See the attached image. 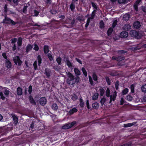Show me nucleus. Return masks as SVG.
Listing matches in <instances>:
<instances>
[{"mask_svg": "<svg viewBox=\"0 0 146 146\" xmlns=\"http://www.w3.org/2000/svg\"><path fill=\"white\" fill-rule=\"evenodd\" d=\"M130 35L132 37L137 39L141 38L143 36L142 32L135 30L131 31L130 32Z\"/></svg>", "mask_w": 146, "mask_h": 146, "instance_id": "obj_1", "label": "nucleus"}, {"mask_svg": "<svg viewBox=\"0 0 146 146\" xmlns=\"http://www.w3.org/2000/svg\"><path fill=\"white\" fill-rule=\"evenodd\" d=\"M67 73V75L68 76V78L67 80V83L70 85L71 84L73 85L76 83V81H75V77L70 72H68Z\"/></svg>", "mask_w": 146, "mask_h": 146, "instance_id": "obj_2", "label": "nucleus"}, {"mask_svg": "<svg viewBox=\"0 0 146 146\" xmlns=\"http://www.w3.org/2000/svg\"><path fill=\"white\" fill-rule=\"evenodd\" d=\"M2 23L4 24H11L12 26H15L17 24V22L8 17L7 15L5 16Z\"/></svg>", "mask_w": 146, "mask_h": 146, "instance_id": "obj_3", "label": "nucleus"}, {"mask_svg": "<svg viewBox=\"0 0 146 146\" xmlns=\"http://www.w3.org/2000/svg\"><path fill=\"white\" fill-rule=\"evenodd\" d=\"M77 122L76 121H74L71 123L65 124L62 126V129H70L73 127L76 126Z\"/></svg>", "mask_w": 146, "mask_h": 146, "instance_id": "obj_4", "label": "nucleus"}, {"mask_svg": "<svg viewBox=\"0 0 146 146\" xmlns=\"http://www.w3.org/2000/svg\"><path fill=\"white\" fill-rule=\"evenodd\" d=\"M50 23L52 27L56 29L59 28L60 25V22L54 19L51 20Z\"/></svg>", "mask_w": 146, "mask_h": 146, "instance_id": "obj_5", "label": "nucleus"}, {"mask_svg": "<svg viewBox=\"0 0 146 146\" xmlns=\"http://www.w3.org/2000/svg\"><path fill=\"white\" fill-rule=\"evenodd\" d=\"M113 139L112 138L111 139V137L109 136L108 137V139L104 141L103 145L104 146H111L112 144V141Z\"/></svg>", "mask_w": 146, "mask_h": 146, "instance_id": "obj_6", "label": "nucleus"}, {"mask_svg": "<svg viewBox=\"0 0 146 146\" xmlns=\"http://www.w3.org/2000/svg\"><path fill=\"white\" fill-rule=\"evenodd\" d=\"M13 60L15 64L18 65V66H21L22 63V62L21 60L19 57L17 56L13 58Z\"/></svg>", "mask_w": 146, "mask_h": 146, "instance_id": "obj_7", "label": "nucleus"}, {"mask_svg": "<svg viewBox=\"0 0 146 146\" xmlns=\"http://www.w3.org/2000/svg\"><path fill=\"white\" fill-rule=\"evenodd\" d=\"M125 58L124 56H113L112 57V59L113 60H116L117 61H121Z\"/></svg>", "mask_w": 146, "mask_h": 146, "instance_id": "obj_8", "label": "nucleus"}, {"mask_svg": "<svg viewBox=\"0 0 146 146\" xmlns=\"http://www.w3.org/2000/svg\"><path fill=\"white\" fill-rule=\"evenodd\" d=\"M39 102L40 105L44 106L46 103L47 99L45 97H41L39 100Z\"/></svg>", "mask_w": 146, "mask_h": 146, "instance_id": "obj_9", "label": "nucleus"}, {"mask_svg": "<svg viewBox=\"0 0 146 146\" xmlns=\"http://www.w3.org/2000/svg\"><path fill=\"white\" fill-rule=\"evenodd\" d=\"M13 120V123L14 125H17L18 121V119L17 116L14 114H11V115Z\"/></svg>", "mask_w": 146, "mask_h": 146, "instance_id": "obj_10", "label": "nucleus"}, {"mask_svg": "<svg viewBox=\"0 0 146 146\" xmlns=\"http://www.w3.org/2000/svg\"><path fill=\"white\" fill-rule=\"evenodd\" d=\"M45 74L47 78H48L51 75V70L49 68H46L45 69Z\"/></svg>", "mask_w": 146, "mask_h": 146, "instance_id": "obj_11", "label": "nucleus"}, {"mask_svg": "<svg viewBox=\"0 0 146 146\" xmlns=\"http://www.w3.org/2000/svg\"><path fill=\"white\" fill-rule=\"evenodd\" d=\"M128 35V33L125 31L122 32L120 34V36L122 38H127Z\"/></svg>", "mask_w": 146, "mask_h": 146, "instance_id": "obj_12", "label": "nucleus"}, {"mask_svg": "<svg viewBox=\"0 0 146 146\" xmlns=\"http://www.w3.org/2000/svg\"><path fill=\"white\" fill-rule=\"evenodd\" d=\"M141 26L140 22L138 21H136L134 22L133 24V26L136 29H139Z\"/></svg>", "mask_w": 146, "mask_h": 146, "instance_id": "obj_13", "label": "nucleus"}, {"mask_svg": "<svg viewBox=\"0 0 146 146\" xmlns=\"http://www.w3.org/2000/svg\"><path fill=\"white\" fill-rule=\"evenodd\" d=\"M78 110L76 108H74L72 109H71L68 113V114L70 115H72L74 113L77 112Z\"/></svg>", "mask_w": 146, "mask_h": 146, "instance_id": "obj_14", "label": "nucleus"}, {"mask_svg": "<svg viewBox=\"0 0 146 146\" xmlns=\"http://www.w3.org/2000/svg\"><path fill=\"white\" fill-rule=\"evenodd\" d=\"M5 65L6 67L9 69L11 68L12 66V64L11 61L8 59L5 60Z\"/></svg>", "mask_w": 146, "mask_h": 146, "instance_id": "obj_15", "label": "nucleus"}, {"mask_svg": "<svg viewBox=\"0 0 146 146\" xmlns=\"http://www.w3.org/2000/svg\"><path fill=\"white\" fill-rule=\"evenodd\" d=\"M29 99L30 103L31 104L34 105H36V102L31 95L29 97Z\"/></svg>", "mask_w": 146, "mask_h": 146, "instance_id": "obj_16", "label": "nucleus"}, {"mask_svg": "<svg viewBox=\"0 0 146 146\" xmlns=\"http://www.w3.org/2000/svg\"><path fill=\"white\" fill-rule=\"evenodd\" d=\"M23 90L20 87L17 88V95L19 96H21L23 94Z\"/></svg>", "mask_w": 146, "mask_h": 146, "instance_id": "obj_17", "label": "nucleus"}, {"mask_svg": "<svg viewBox=\"0 0 146 146\" xmlns=\"http://www.w3.org/2000/svg\"><path fill=\"white\" fill-rule=\"evenodd\" d=\"M74 71L76 76H79L81 74V72L78 68H74Z\"/></svg>", "mask_w": 146, "mask_h": 146, "instance_id": "obj_18", "label": "nucleus"}, {"mask_svg": "<svg viewBox=\"0 0 146 146\" xmlns=\"http://www.w3.org/2000/svg\"><path fill=\"white\" fill-rule=\"evenodd\" d=\"M131 29V26L129 24L125 25L123 27V29L125 31H129Z\"/></svg>", "mask_w": 146, "mask_h": 146, "instance_id": "obj_19", "label": "nucleus"}, {"mask_svg": "<svg viewBox=\"0 0 146 146\" xmlns=\"http://www.w3.org/2000/svg\"><path fill=\"white\" fill-rule=\"evenodd\" d=\"M33 47V45L29 44L27 45L26 48V51L27 53H28L30 50H31Z\"/></svg>", "mask_w": 146, "mask_h": 146, "instance_id": "obj_20", "label": "nucleus"}, {"mask_svg": "<svg viewBox=\"0 0 146 146\" xmlns=\"http://www.w3.org/2000/svg\"><path fill=\"white\" fill-rule=\"evenodd\" d=\"M100 96H102L105 94V90L102 87H101L99 90Z\"/></svg>", "mask_w": 146, "mask_h": 146, "instance_id": "obj_21", "label": "nucleus"}, {"mask_svg": "<svg viewBox=\"0 0 146 146\" xmlns=\"http://www.w3.org/2000/svg\"><path fill=\"white\" fill-rule=\"evenodd\" d=\"M37 59L38 60V65L40 66L41 65L42 59L40 55H38L37 56Z\"/></svg>", "mask_w": 146, "mask_h": 146, "instance_id": "obj_22", "label": "nucleus"}, {"mask_svg": "<svg viewBox=\"0 0 146 146\" xmlns=\"http://www.w3.org/2000/svg\"><path fill=\"white\" fill-rule=\"evenodd\" d=\"M92 106L94 109H97L99 107V104L97 102H95L92 104Z\"/></svg>", "mask_w": 146, "mask_h": 146, "instance_id": "obj_23", "label": "nucleus"}, {"mask_svg": "<svg viewBox=\"0 0 146 146\" xmlns=\"http://www.w3.org/2000/svg\"><path fill=\"white\" fill-rule=\"evenodd\" d=\"M99 94L98 93H95L92 97V100H96L98 97Z\"/></svg>", "mask_w": 146, "mask_h": 146, "instance_id": "obj_24", "label": "nucleus"}, {"mask_svg": "<svg viewBox=\"0 0 146 146\" xmlns=\"http://www.w3.org/2000/svg\"><path fill=\"white\" fill-rule=\"evenodd\" d=\"M44 53L46 54H47L49 52L48 46L46 45H45L44 46Z\"/></svg>", "mask_w": 146, "mask_h": 146, "instance_id": "obj_25", "label": "nucleus"}, {"mask_svg": "<svg viewBox=\"0 0 146 146\" xmlns=\"http://www.w3.org/2000/svg\"><path fill=\"white\" fill-rule=\"evenodd\" d=\"M136 84H133L131 85L130 88L131 89V92L132 93H133L134 92L135 87Z\"/></svg>", "mask_w": 146, "mask_h": 146, "instance_id": "obj_26", "label": "nucleus"}, {"mask_svg": "<svg viewBox=\"0 0 146 146\" xmlns=\"http://www.w3.org/2000/svg\"><path fill=\"white\" fill-rule=\"evenodd\" d=\"M22 38L20 37L18 38V39L17 44L18 46L20 47L22 44Z\"/></svg>", "mask_w": 146, "mask_h": 146, "instance_id": "obj_27", "label": "nucleus"}, {"mask_svg": "<svg viewBox=\"0 0 146 146\" xmlns=\"http://www.w3.org/2000/svg\"><path fill=\"white\" fill-rule=\"evenodd\" d=\"M123 19L125 21H128L130 18V15L128 14H126L123 17Z\"/></svg>", "mask_w": 146, "mask_h": 146, "instance_id": "obj_28", "label": "nucleus"}, {"mask_svg": "<svg viewBox=\"0 0 146 146\" xmlns=\"http://www.w3.org/2000/svg\"><path fill=\"white\" fill-rule=\"evenodd\" d=\"M52 109L56 111L58 109V106L57 104L56 103H54L52 104Z\"/></svg>", "mask_w": 146, "mask_h": 146, "instance_id": "obj_29", "label": "nucleus"}, {"mask_svg": "<svg viewBox=\"0 0 146 146\" xmlns=\"http://www.w3.org/2000/svg\"><path fill=\"white\" fill-rule=\"evenodd\" d=\"M66 65L69 68H72V64L68 59H66Z\"/></svg>", "mask_w": 146, "mask_h": 146, "instance_id": "obj_30", "label": "nucleus"}, {"mask_svg": "<svg viewBox=\"0 0 146 146\" xmlns=\"http://www.w3.org/2000/svg\"><path fill=\"white\" fill-rule=\"evenodd\" d=\"M99 27L101 29H103L104 28V27L105 24L103 22V21L102 20H101L99 23Z\"/></svg>", "mask_w": 146, "mask_h": 146, "instance_id": "obj_31", "label": "nucleus"}, {"mask_svg": "<svg viewBox=\"0 0 146 146\" xmlns=\"http://www.w3.org/2000/svg\"><path fill=\"white\" fill-rule=\"evenodd\" d=\"M106 99L105 97V96H104L101 99L100 101L101 106H103L106 102Z\"/></svg>", "mask_w": 146, "mask_h": 146, "instance_id": "obj_32", "label": "nucleus"}, {"mask_svg": "<svg viewBox=\"0 0 146 146\" xmlns=\"http://www.w3.org/2000/svg\"><path fill=\"white\" fill-rule=\"evenodd\" d=\"M135 123H131L127 124H124V127H129L132 126Z\"/></svg>", "mask_w": 146, "mask_h": 146, "instance_id": "obj_33", "label": "nucleus"}, {"mask_svg": "<svg viewBox=\"0 0 146 146\" xmlns=\"http://www.w3.org/2000/svg\"><path fill=\"white\" fill-rule=\"evenodd\" d=\"M129 92V89L127 88H125L122 91V94L123 95L126 94Z\"/></svg>", "mask_w": 146, "mask_h": 146, "instance_id": "obj_34", "label": "nucleus"}, {"mask_svg": "<svg viewBox=\"0 0 146 146\" xmlns=\"http://www.w3.org/2000/svg\"><path fill=\"white\" fill-rule=\"evenodd\" d=\"M113 31V29L112 28H110L108 30L107 34L108 36L111 35Z\"/></svg>", "mask_w": 146, "mask_h": 146, "instance_id": "obj_35", "label": "nucleus"}, {"mask_svg": "<svg viewBox=\"0 0 146 146\" xmlns=\"http://www.w3.org/2000/svg\"><path fill=\"white\" fill-rule=\"evenodd\" d=\"M132 142L131 141H129L124 144L120 145L119 146H131Z\"/></svg>", "mask_w": 146, "mask_h": 146, "instance_id": "obj_36", "label": "nucleus"}, {"mask_svg": "<svg viewBox=\"0 0 146 146\" xmlns=\"http://www.w3.org/2000/svg\"><path fill=\"white\" fill-rule=\"evenodd\" d=\"M110 90L109 88H107L106 91V95L107 97L110 96Z\"/></svg>", "mask_w": 146, "mask_h": 146, "instance_id": "obj_37", "label": "nucleus"}, {"mask_svg": "<svg viewBox=\"0 0 146 146\" xmlns=\"http://www.w3.org/2000/svg\"><path fill=\"white\" fill-rule=\"evenodd\" d=\"M80 106L82 108H83L84 106V102H83V100L82 98H81L80 99Z\"/></svg>", "mask_w": 146, "mask_h": 146, "instance_id": "obj_38", "label": "nucleus"}, {"mask_svg": "<svg viewBox=\"0 0 146 146\" xmlns=\"http://www.w3.org/2000/svg\"><path fill=\"white\" fill-rule=\"evenodd\" d=\"M82 72L83 73L84 75V76L86 77L87 76V73L84 67H82L81 69Z\"/></svg>", "mask_w": 146, "mask_h": 146, "instance_id": "obj_39", "label": "nucleus"}, {"mask_svg": "<svg viewBox=\"0 0 146 146\" xmlns=\"http://www.w3.org/2000/svg\"><path fill=\"white\" fill-rule=\"evenodd\" d=\"M71 99L74 101H75L78 99V96L75 94H74L73 96H72Z\"/></svg>", "mask_w": 146, "mask_h": 146, "instance_id": "obj_40", "label": "nucleus"}, {"mask_svg": "<svg viewBox=\"0 0 146 146\" xmlns=\"http://www.w3.org/2000/svg\"><path fill=\"white\" fill-rule=\"evenodd\" d=\"M56 61L57 62L58 65H60L61 64V62L62 61V58L60 57H59L56 58Z\"/></svg>", "mask_w": 146, "mask_h": 146, "instance_id": "obj_41", "label": "nucleus"}, {"mask_svg": "<svg viewBox=\"0 0 146 146\" xmlns=\"http://www.w3.org/2000/svg\"><path fill=\"white\" fill-rule=\"evenodd\" d=\"M75 4H72L71 3L70 6V8L72 11H73L75 8Z\"/></svg>", "mask_w": 146, "mask_h": 146, "instance_id": "obj_42", "label": "nucleus"}, {"mask_svg": "<svg viewBox=\"0 0 146 146\" xmlns=\"http://www.w3.org/2000/svg\"><path fill=\"white\" fill-rule=\"evenodd\" d=\"M117 20H115L112 24V28H115L117 25Z\"/></svg>", "mask_w": 146, "mask_h": 146, "instance_id": "obj_43", "label": "nucleus"}, {"mask_svg": "<svg viewBox=\"0 0 146 146\" xmlns=\"http://www.w3.org/2000/svg\"><path fill=\"white\" fill-rule=\"evenodd\" d=\"M92 6L94 8V9L95 10H97L98 9V7L97 6V4L96 3L92 2L91 3Z\"/></svg>", "mask_w": 146, "mask_h": 146, "instance_id": "obj_44", "label": "nucleus"}, {"mask_svg": "<svg viewBox=\"0 0 146 146\" xmlns=\"http://www.w3.org/2000/svg\"><path fill=\"white\" fill-rule=\"evenodd\" d=\"M141 90L142 92H146V84L142 86L141 87Z\"/></svg>", "mask_w": 146, "mask_h": 146, "instance_id": "obj_45", "label": "nucleus"}, {"mask_svg": "<svg viewBox=\"0 0 146 146\" xmlns=\"http://www.w3.org/2000/svg\"><path fill=\"white\" fill-rule=\"evenodd\" d=\"M33 66L34 67V69L35 70H37V65L36 61V60L34 62L33 64Z\"/></svg>", "mask_w": 146, "mask_h": 146, "instance_id": "obj_46", "label": "nucleus"}, {"mask_svg": "<svg viewBox=\"0 0 146 146\" xmlns=\"http://www.w3.org/2000/svg\"><path fill=\"white\" fill-rule=\"evenodd\" d=\"M97 12V10L94 9L92 13L91 19H93L94 18L96 14V12Z\"/></svg>", "mask_w": 146, "mask_h": 146, "instance_id": "obj_47", "label": "nucleus"}, {"mask_svg": "<svg viewBox=\"0 0 146 146\" xmlns=\"http://www.w3.org/2000/svg\"><path fill=\"white\" fill-rule=\"evenodd\" d=\"M110 100L109 103L110 104L112 101H114L115 100L116 98L112 96V95H111L110 96Z\"/></svg>", "mask_w": 146, "mask_h": 146, "instance_id": "obj_48", "label": "nucleus"}, {"mask_svg": "<svg viewBox=\"0 0 146 146\" xmlns=\"http://www.w3.org/2000/svg\"><path fill=\"white\" fill-rule=\"evenodd\" d=\"M115 85L116 90H117L119 89V81L118 80L116 81L115 82Z\"/></svg>", "mask_w": 146, "mask_h": 146, "instance_id": "obj_49", "label": "nucleus"}, {"mask_svg": "<svg viewBox=\"0 0 146 146\" xmlns=\"http://www.w3.org/2000/svg\"><path fill=\"white\" fill-rule=\"evenodd\" d=\"M105 79L107 84L109 85H110L111 84V82L109 78L108 77L106 76L105 77Z\"/></svg>", "mask_w": 146, "mask_h": 146, "instance_id": "obj_50", "label": "nucleus"}, {"mask_svg": "<svg viewBox=\"0 0 146 146\" xmlns=\"http://www.w3.org/2000/svg\"><path fill=\"white\" fill-rule=\"evenodd\" d=\"M118 2L120 4H125L127 3V0H118Z\"/></svg>", "mask_w": 146, "mask_h": 146, "instance_id": "obj_51", "label": "nucleus"}, {"mask_svg": "<svg viewBox=\"0 0 146 146\" xmlns=\"http://www.w3.org/2000/svg\"><path fill=\"white\" fill-rule=\"evenodd\" d=\"M80 78L79 76H77L76 78H75V81L77 84H78L80 82Z\"/></svg>", "mask_w": 146, "mask_h": 146, "instance_id": "obj_52", "label": "nucleus"}, {"mask_svg": "<svg viewBox=\"0 0 146 146\" xmlns=\"http://www.w3.org/2000/svg\"><path fill=\"white\" fill-rule=\"evenodd\" d=\"M47 56L48 58L50 61H52L53 60V58L51 54L48 53V54Z\"/></svg>", "mask_w": 146, "mask_h": 146, "instance_id": "obj_53", "label": "nucleus"}, {"mask_svg": "<svg viewBox=\"0 0 146 146\" xmlns=\"http://www.w3.org/2000/svg\"><path fill=\"white\" fill-rule=\"evenodd\" d=\"M10 92L9 91L6 89L5 90L4 93L5 96H9Z\"/></svg>", "mask_w": 146, "mask_h": 146, "instance_id": "obj_54", "label": "nucleus"}, {"mask_svg": "<svg viewBox=\"0 0 146 146\" xmlns=\"http://www.w3.org/2000/svg\"><path fill=\"white\" fill-rule=\"evenodd\" d=\"M127 99L129 101H131L133 100L132 97L128 95L126 97Z\"/></svg>", "mask_w": 146, "mask_h": 146, "instance_id": "obj_55", "label": "nucleus"}, {"mask_svg": "<svg viewBox=\"0 0 146 146\" xmlns=\"http://www.w3.org/2000/svg\"><path fill=\"white\" fill-rule=\"evenodd\" d=\"M33 91L32 87V86L30 85L29 87L28 92L30 94H31Z\"/></svg>", "mask_w": 146, "mask_h": 146, "instance_id": "obj_56", "label": "nucleus"}, {"mask_svg": "<svg viewBox=\"0 0 146 146\" xmlns=\"http://www.w3.org/2000/svg\"><path fill=\"white\" fill-rule=\"evenodd\" d=\"M89 81L91 85L93 86L94 85V83L91 77L90 76H89Z\"/></svg>", "mask_w": 146, "mask_h": 146, "instance_id": "obj_57", "label": "nucleus"}, {"mask_svg": "<svg viewBox=\"0 0 146 146\" xmlns=\"http://www.w3.org/2000/svg\"><path fill=\"white\" fill-rule=\"evenodd\" d=\"M127 52V51L124 50H119L117 51V52L118 54H125Z\"/></svg>", "mask_w": 146, "mask_h": 146, "instance_id": "obj_58", "label": "nucleus"}, {"mask_svg": "<svg viewBox=\"0 0 146 146\" xmlns=\"http://www.w3.org/2000/svg\"><path fill=\"white\" fill-rule=\"evenodd\" d=\"M92 78L94 80L96 81L97 80V76L96 74H93Z\"/></svg>", "mask_w": 146, "mask_h": 146, "instance_id": "obj_59", "label": "nucleus"}, {"mask_svg": "<svg viewBox=\"0 0 146 146\" xmlns=\"http://www.w3.org/2000/svg\"><path fill=\"white\" fill-rule=\"evenodd\" d=\"M28 8L27 6H25L23 8V12L24 13H26L27 11V8Z\"/></svg>", "mask_w": 146, "mask_h": 146, "instance_id": "obj_60", "label": "nucleus"}, {"mask_svg": "<svg viewBox=\"0 0 146 146\" xmlns=\"http://www.w3.org/2000/svg\"><path fill=\"white\" fill-rule=\"evenodd\" d=\"M39 48L38 45L36 44H35V46L33 48V49L36 51H37L39 50Z\"/></svg>", "mask_w": 146, "mask_h": 146, "instance_id": "obj_61", "label": "nucleus"}, {"mask_svg": "<svg viewBox=\"0 0 146 146\" xmlns=\"http://www.w3.org/2000/svg\"><path fill=\"white\" fill-rule=\"evenodd\" d=\"M34 16H36V17L38 15L39 13V12L38 11L36 10H35L34 11Z\"/></svg>", "mask_w": 146, "mask_h": 146, "instance_id": "obj_62", "label": "nucleus"}, {"mask_svg": "<svg viewBox=\"0 0 146 146\" xmlns=\"http://www.w3.org/2000/svg\"><path fill=\"white\" fill-rule=\"evenodd\" d=\"M51 13L52 14H56L57 13V11L56 10L54 9H52L50 11Z\"/></svg>", "mask_w": 146, "mask_h": 146, "instance_id": "obj_63", "label": "nucleus"}, {"mask_svg": "<svg viewBox=\"0 0 146 146\" xmlns=\"http://www.w3.org/2000/svg\"><path fill=\"white\" fill-rule=\"evenodd\" d=\"M2 56L3 57V58L5 59H7V57L6 55V54L5 53H3L2 54Z\"/></svg>", "mask_w": 146, "mask_h": 146, "instance_id": "obj_64", "label": "nucleus"}]
</instances>
